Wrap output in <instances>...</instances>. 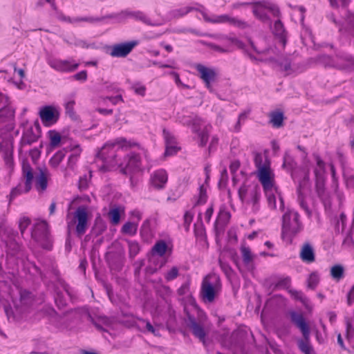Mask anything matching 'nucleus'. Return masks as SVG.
<instances>
[{
	"label": "nucleus",
	"mask_w": 354,
	"mask_h": 354,
	"mask_svg": "<svg viewBox=\"0 0 354 354\" xmlns=\"http://www.w3.org/2000/svg\"><path fill=\"white\" fill-rule=\"evenodd\" d=\"M304 225L300 220L299 214L294 210L288 209L282 216L281 236L283 239H292L300 233Z\"/></svg>",
	"instance_id": "f257e3e1"
},
{
	"label": "nucleus",
	"mask_w": 354,
	"mask_h": 354,
	"mask_svg": "<svg viewBox=\"0 0 354 354\" xmlns=\"http://www.w3.org/2000/svg\"><path fill=\"white\" fill-rule=\"evenodd\" d=\"M292 322L300 330L303 338L297 340L299 350L304 354H315L313 347L310 343V327L306 323L304 315L301 313L292 312L290 313Z\"/></svg>",
	"instance_id": "f03ea898"
},
{
	"label": "nucleus",
	"mask_w": 354,
	"mask_h": 354,
	"mask_svg": "<svg viewBox=\"0 0 354 354\" xmlns=\"http://www.w3.org/2000/svg\"><path fill=\"white\" fill-rule=\"evenodd\" d=\"M301 178L298 180L297 187V202L303 209L308 218L312 216V211L308 207L307 199L311 198V185L309 177L308 169L300 170Z\"/></svg>",
	"instance_id": "7ed1b4c3"
},
{
	"label": "nucleus",
	"mask_w": 354,
	"mask_h": 354,
	"mask_svg": "<svg viewBox=\"0 0 354 354\" xmlns=\"http://www.w3.org/2000/svg\"><path fill=\"white\" fill-rule=\"evenodd\" d=\"M127 142V140L123 138H117L113 142H108L98 151L97 157L101 159L107 167H113L118 164L115 147L117 145L121 147H125Z\"/></svg>",
	"instance_id": "20e7f679"
},
{
	"label": "nucleus",
	"mask_w": 354,
	"mask_h": 354,
	"mask_svg": "<svg viewBox=\"0 0 354 354\" xmlns=\"http://www.w3.org/2000/svg\"><path fill=\"white\" fill-rule=\"evenodd\" d=\"M89 218L90 214L88 207L86 205L79 206L73 214V219L67 223L68 231L72 226L75 225V233L77 236L81 237L86 233L88 227Z\"/></svg>",
	"instance_id": "39448f33"
},
{
	"label": "nucleus",
	"mask_w": 354,
	"mask_h": 354,
	"mask_svg": "<svg viewBox=\"0 0 354 354\" xmlns=\"http://www.w3.org/2000/svg\"><path fill=\"white\" fill-rule=\"evenodd\" d=\"M252 6L254 15L261 21H267L269 18L267 11L270 12L274 16H278L279 9L278 6L269 0H261L250 3Z\"/></svg>",
	"instance_id": "423d86ee"
},
{
	"label": "nucleus",
	"mask_w": 354,
	"mask_h": 354,
	"mask_svg": "<svg viewBox=\"0 0 354 354\" xmlns=\"http://www.w3.org/2000/svg\"><path fill=\"white\" fill-rule=\"evenodd\" d=\"M32 237L38 242L43 248L51 250L53 247L52 238L49 232V226L46 221L37 223L32 232Z\"/></svg>",
	"instance_id": "0eeeda50"
},
{
	"label": "nucleus",
	"mask_w": 354,
	"mask_h": 354,
	"mask_svg": "<svg viewBox=\"0 0 354 354\" xmlns=\"http://www.w3.org/2000/svg\"><path fill=\"white\" fill-rule=\"evenodd\" d=\"M325 66H330L338 69H345L349 66H354V57L348 55H337L335 59L326 55H321L317 59Z\"/></svg>",
	"instance_id": "6e6552de"
},
{
	"label": "nucleus",
	"mask_w": 354,
	"mask_h": 354,
	"mask_svg": "<svg viewBox=\"0 0 354 354\" xmlns=\"http://www.w3.org/2000/svg\"><path fill=\"white\" fill-rule=\"evenodd\" d=\"M186 324L193 335L202 342L205 348H207L209 344V342L206 339L207 332L203 324L201 322H198L194 316L189 314L187 315Z\"/></svg>",
	"instance_id": "1a4fd4ad"
},
{
	"label": "nucleus",
	"mask_w": 354,
	"mask_h": 354,
	"mask_svg": "<svg viewBox=\"0 0 354 354\" xmlns=\"http://www.w3.org/2000/svg\"><path fill=\"white\" fill-rule=\"evenodd\" d=\"M15 112L13 107L0 109V137L13 129Z\"/></svg>",
	"instance_id": "9d476101"
},
{
	"label": "nucleus",
	"mask_w": 354,
	"mask_h": 354,
	"mask_svg": "<svg viewBox=\"0 0 354 354\" xmlns=\"http://www.w3.org/2000/svg\"><path fill=\"white\" fill-rule=\"evenodd\" d=\"M140 157L136 153H130L124 158L122 162L119 164L120 172L123 174H128L133 171L140 169Z\"/></svg>",
	"instance_id": "9b49d317"
},
{
	"label": "nucleus",
	"mask_w": 354,
	"mask_h": 354,
	"mask_svg": "<svg viewBox=\"0 0 354 354\" xmlns=\"http://www.w3.org/2000/svg\"><path fill=\"white\" fill-rule=\"evenodd\" d=\"M47 63L53 69L62 73L73 72L79 66L78 63H72L69 60H62L52 57L47 59Z\"/></svg>",
	"instance_id": "f8f14e48"
},
{
	"label": "nucleus",
	"mask_w": 354,
	"mask_h": 354,
	"mask_svg": "<svg viewBox=\"0 0 354 354\" xmlns=\"http://www.w3.org/2000/svg\"><path fill=\"white\" fill-rule=\"evenodd\" d=\"M115 15H116L115 18H118L120 20H123L129 17H132L136 20L142 21V23L148 26H156L160 24L159 23L151 22L150 19L143 12L139 10L131 11L129 10H125L121 11L120 13Z\"/></svg>",
	"instance_id": "ddd939ff"
},
{
	"label": "nucleus",
	"mask_w": 354,
	"mask_h": 354,
	"mask_svg": "<svg viewBox=\"0 0 354 354\" xmlns=\"http://www.w3.org/2000/svg\"><path fill=\"white\" fill-rule=\"evenodd\" d=\"M137 44V41L114 44L111 46L110 55L113 57H125L132 51Z\"/></svg>",
	"instance_id": "4468645a"
},
{
	"label": "nucleus",
	"mask_w": 354,
	"mask_h": 354,
	"mask_svg": "<svg viewBox=\"0 0 354 354\" xmlns=\"http://www.w3.org/2000/svg\"><path fill=\"white\" fill-rule=\"evenodd\" d=\"M299 258L307 264L313 263L316 260L314 246L309 241H305L301 245L299 252Z\"/></svg>",
	"instance_id": "2eb2a0df"
},
{
	"label": "nucleus",
	"mask_w": 354,
	"mask_h": 354,
	"mask_svg": "<svg viewBox=\"0 0 354 354\" xmlns=\"http://www.w3.org/2000/svg\"><path fill=\"white\" fill-rule=\"evenodd\" d=\"M195 68L200 73V77L205 82L206 87L210 89L211 82H214L216 77L215 69L207 68L201 64H196Z\"/></svg>",
	"instance_id": "dca6fc26"
},
{
	"label": "nucleus",
	"mask_w": 354,
	"mask_h": 354,
	"mask_svg": "<svg viewBox=\"0 0 354 354\" xmlns=\"http://www.w3.org/2000/svg\"><path fill=\"white\" fill-rule=\"evenodd\" d=\"M168 180V175L165 169L153 171L150 177V185L156 189H162Z\"/></svg>",
	"instance_id": "f3484780"
},
{
	"label": "nucleus",
	"mask_w": 354,
	"mask_h": 354,
	"mask_svg": "<svg viewBox=\"0 0 354 354\" xmlns=\"http://www.w3.org/2000/svg\"><path fill=\"white\" fill-rule=\"evenodd\" d=\"M201 295L205 302L212 303L215 299L216 288L209 281L208 277H205L203 280Z\"/></svg>",
	"instance_id": "a211bd4d"
},
{
	"label": "nucleus",
	"mask_w": 354,
	"mask_h": 354,
	"mask_svg": "<svg viewBox=\"0 0 354 354\" xmlns=\"http://www.w3.org/2000/svg\"><path fill=\"white\" fill-rule=\"evenodd\" d=\"M39 117L44 124L48 125L57 121L59 113L53 107L46 106L40 110Z\"/></svg>",
	"instance_id": "6ab92c4d"
},
{
	"label": "nucleus",
	"mask_w": 354,
	"mask_h": 354,
	"mask_svg": "<svg viewBox=\"0 0 354 354\" xmlns=\"http://www.w3.org/2000/svg\"><path fill=\"white\" fill-rule=\"evenodd\" d=\"M39 137L40 135L34 131L32 127H30L26 129L22 134V137L19 142V149L21 150L26 146H30L37 142Z\"/></svg>",
	"instance_id": "aec40b11"
},
{
	"label": "nucleus",
	"mask_w": 354,
	"mask_h": 354,
	"mask_svg": "<svg viewBox=\"0 0 354 354\" xmlns=\"http://www.w3.org/2000/svg\"><path fill=\"white\" fill-rule=\"evenodd\" d=\"M259 180L262 184L265 192L271 191L273 187V181L270 176V167H261L259 170Z\"/></svg>",
	"instance_id": "412c9836"
},
{
	"label": "nucleus",
	"mask_w": 354,
	"mask_h": 354,
	"mask_svg": "<svg viewBox=\"0 0 354 354\" xmlns=\"http://www.w3.org/2000/svg\"><path fill=\"white\" fill-rule=\"evenodd\" d=\"M23 176L25 178L24 192H28L32 187V183L34 179L32 169L28 162H24L22 165Z\"/></svg>",
	"instance_id": "4be33fe9"
},
{
	"label": "nucleus",
	"mask_w": 354,
	"mask_h": 354,
	"mask_svg": "<svg viewBox=\"0 0 354 354\" xmlns=\"http://www.w3.org/2000/svg\"><path fill=\"white\" fill-rule=\"evenodd\" d=\"M136 324L141 331L151 333L155 336H160L159 330L156 329L149 320L138 318Z\"/></svg>",
	"instance_id": "5701e85b"
},
{
	"label": "nucleus",
	"mask_w": 354,
	"mask_h": 354,
	"mask_svg": "<svg viewBox=\"0 0 354 354\" xmlns=\"http://www.w3.org/2000/svg\"><path fill=\"white\" fill-rule=\"evenodd\" d=\"M313 156L316 162V167L314 169L315 180H324L326 172L325 162L317 153H313Z\"/></svg>",
	"instance_id": "b1692460"
},
{
	"label": "nucleus",
	"mask_w": 354,
	"mask_h": 354,
	"mask_svg": "<svg viewBox=\"0 0 354 354\" xmlns=\"http://www.w3.org/2000/svg\"><path fill=\"white\" fill-rule=\"evenodd\" d=\"M274 34L279 38V42L283 47L286 44V32L284 29L283 25L280 20L275 21L274 24Z\"/></svg>",
	"instance_id": "393cba45"
},
{
	"label": "nucleus",
	"mask_w": 354,
	"mask_h": 354,
	"mask_svg": "<svg viewBox=\"0 0 354 354\" xmlns=\"http://www.w3.org/2000/svg\"><path fill=\"white\" fill-rule=\"evenodd\" d=\"M47 186V171L46 169H39V174L36 177L35 187L38 191L44 192Z\"/></svg>",
	"instance_id": "a878e982"
},
{
	"label": "nucleus",
	"mask_w": 354,
	"mask_h": 354,
	"mask_svg": "<svg viewBox=\"0 0 354 354\" xmlns=\"http://www.w3.org/2000/svg\"><path fill=\"white\" fill-rule=\"evenodd\" d=\"M249 194L250 196V201L247 203H251L252 204V210L253 212H257L259 209V198H260V191L259 188L257 187H254L250 189L249 191Z\"/></svg>",
	"instance_id": "bb28decb"
},
{
	"label": "nucleus",
	"mask_w": 354,
	"mask_h": 354,
	"mask_svg": "<svg viewBox=\"0 0 354 354\" xmlns=\"http://www.w3.org/2000/svg\"><path fill=\"white\" fill-rule=\"evenodd\" d=\"M315 190L317 196L323 202L325 203L328 199V194L325 189V179L315 180Z\"/></svg>",
	"instance_id": "cd10ccee"
},
{
	"label": "nucleus",
	"mask_w": 354,
	"mask_h": 354,
	"mask_svg": "<svg viewBox=\"0 0 354 354\" xmlns=\"http://www.w3.org/2000/svg\"><path fill=\"white\" fill-rule=\"evenodd\" d=\"M116 17L115 15H107L105 16L100 17H77L73 19L74 22H80V21H85L91 24L97 23L103 21L106 19H113Z\"/></svg>",
	"instance_id": "c85d7f7f"
},
{
	"label": "nucleus",
	"mask_w": 354,
	"mask_h": 354,
	"mask_svg": "<svg viewBox=\"0 0 354 354\" xmlns=\"http://www.w3.org/2000/svg\"><path fill=\"white\" fill-rule=\"evenodd\" d=\"M270 122L274 127L279 128L283 126L284 115L281 111H274L270 115Z\"/></svg>",
	"instance_id": "c756f323"
},
{
	"label": "nucleus",
	"mask_w": 354,
	"mask_h": 354,
	"mask_svg": "<svg viewBox=\"0 0 354 354\" xmlns=\"http://www.w3.org/2000/svg\"><path fill=\"white\" fill-rule=\"evenodd\" d=\"M167 248L168 245L165 241L159 240L152 247L151 252L160 257H162L166 253Z\"/></svg>",
	"instance_id": "7c9ffc66"
},
{
	"label": "nucleus",
	"mask_w": 354,
	"mask_h": 354,
	"mask_svg": "<svg viewBox=\"0 0 354 354\" xmlns=\"http://www.w3.org/2000/svg\"><path fill=\"white\" fill-rule=\"evenodd\" d=\"M203 19L207 22H210L213 24H223V23H229L230 21L231 17L227 15H222L219 16H216L213 18L208 17L206 14H203Z\"/></svg>",
	"instance_id": "2f4dec72"
},
{
	"label": "nucleus",
	"mask_w": 354,
	"mask_h": 354,
	"mask_svg": "<svg viewBox=\"0 0 354 354\" xmlns=\"http://www.w3.org/2000/svg\"><path fill=\"white\" fill-rule=\"evenodd\" d=\"M243 261L244 264L248 265L251 262H252L254 259V255L252 254L250 249L248 247H246L245 245H241L240 248Z\"/></svg>",
	"instance_id": "473e14b6"
},
{
	"label": "nucleus",
	"mask_w": 354,
	"mask_h": 354,
	"mask_svg": "<svg viewBox=\"0 0 354 354\" xmlns=\"http://www.w3.org/2000/svg\"><path fill=\"white\" fill-rule=\"evenodd\" d=\"M66 155V151L64 149L57 151L50 158L49 163L53 167H57L59 163L62 162Z\"/></svg>",
	"instance_id": "72a5a7b5"
},
{
	"label": "nucleus",
	"mask_w": 354,
	"mask_h": 354,
	"mask_svg": "<svg viewBox=\"0 0 354 354\" xmlns=\"http://www.w3.org/2000/svg\"><path fill=\"white\" fill-rule=\"evenodd\" d=\"M138 225L132 222L125 223L122 227V232L130 235H133L136 233Z\"/></svg>",
	"instance_id": "f704fd0d"
},
{
	"label": "nucleus",
	"mask_w": 354,
	"mask_h": 354,
	"mask_svg": "<svg viewBox=\"0 0 354 354\" xmlns=\"http://www.w3.org/2000/svg\"><path fill=\"white\" fill-rule=\"evenodd\" d=\"M330 274L335 279L339 280L344 275V268L341 265H335L331 268Z\"/></svg>",
	"instance_id": "c9c22d12"
},
{
	"label": "nucleus",
	"mask_w": 354,
	"mask_h": 354,
	"mask_svg": "<svg viewBox=\"0 0 354 354\" xmlns=\"http://www.w3.org/2000/svg\"><path fill=\"white\" fill-rule=\"evenodd\" d=\"M50 138V144L52 147H56L59 145L61 141L60 134L55 131H48Z\"/></svg>",
	"instance_id": "e433bc0d"
},
{
	"label": "nucleus",
	"mask_w": 354,
	"mask_h": 354,
	"mask_svg": "<svg viewBox=\"0 0 354 354\" xmlns=\"http://www.w3.org/2000/svg\"><path fill=\"white\" fill-rule=\"evenodd\" d=\"M129 255L131 259H133L140 251L139 244L136 241H128Z\"/></svg>",
	"instance_id": "4c0bfd02"
},
{
	"label": "nucleus",
	"mask_w": 354,
	"mask_h": 354,
	"mask_svg": "<svg viewBox=\"0 0 354 354\" xmlns=\"http://www.w3.org/2000/svg\"><path fill=\"white\" fill-rule=\"evenodd\" d=\"M319 281V278L316 272H312L308 278V288L312 290L315 289Z\"/></svg>",
	"instance_id": "58836bf2"
},
{
	"label": "nucleus",
	"mask_w": 354,
	"mask_h": 354,
	"mask_svg": "<svg viewBox=\"0 0 354 354\" xmlns=\"http://www.w3.org/2000/svg\"><path fill=\"white\" fill-rule=\"evenodd\" d=\"M281 70L286 72V75H290L296 71V69L292 68L291 63L288 59H284L283 62L279 63Z\"/></svg>",
	"instance_id": "ea45409f"
},
{
	"label": "nucleus",
	"mask_w": 354,
	"mask_h": 354,
	"mask_svg": "<svg viewBox=\"0 0 354 354\" xmlns=\"http://www.w3.org/2000/svg\"><path fill=\"white\" fill-rule=\"evenodd\" d=\"M202 124H203V120L198 116H194L193 118V120H192V124L190 126V127H192V132L194 133H197V134L198 133L201 132L202 131H201V127Z\"/></svg>",
	"instance_id": "a19ab883"
},
{
	"label": "nucleus",
	"mask_w": 354,
	"mask_h": 354,
	"mask_svg": "<svg viewBox=\"0 0 354 354\" xmlns=\"http://www.w3.org/2000/svg\"><path fill=\"white\" fill-rule=\"evenodd\" d=\"M75 46L82 48H95L96 45L95 43H87L86 41L82 39H75L74 42L71 43Z\"/></svg>",
	"instance_id": "79ce46f5"
},
{
	"label": "nucleus",
	"mask_w": 354,
	"mask_h": 354,
	"mask_svg": "<svg viewBox=\"0 0 354 354\" xmlns=\"http://www.w3.org/2000/svg\"><path fill=\"white\" fill-rule=\"evenodd\" d=\"M194 10V8L193 7H189V6H187V7H184V8H179V9H176L172 11V15L174 17H183L185 15H187V13H189V12L192 11Z\"/></svg>",
	"instance_id": "37998d69"
},
{
	"label": "nucleus",
	"mask_w": 354,
	"mask_h": 354,
	"mask_svg": "<svg viewBox=\"0 0 354 354\" xmlns=\"http://www.w3.org/2000/svg\"><path fill=\"white\" fill-rule=\"evenodd\" d=\"M199 141V146L204 147L207 142L209 138V133L207 131V127H205V129L198 134Z\"/></svg>",
	"instance_id": "c03bdc74"
},
{
	"label": "nucleus",
	"mask_w": 354,
	"mask_h": 354,
	"mask_svg": "<svg viewBox=\"0 0 354 354\" xmlns=\"http://www.w3.org/2000/svg\"><path fill=\"white\" fill-rule=\"evenodd\" d=\"M207 198V191L204 185H202L199 187L198 198L196 202V205H201L206 203Z\"/></svg>",
	"instance_id": "a18cd8bd"
},
{
	"label": "nucleus",
	"mask_w": 354,
	"mask_h": 354,
	"mask_svg": "<svg viewBox=\"0 0 354 354\" xmlns=\"http://www.w3.org/2000/svg\"><path fill=\"white\" fill-rule=\"evenodd\" d=\"M230 24L233 25L241 29H245L249 27V25L246 21L241 20L236 17L230 18Z\"/></svg>",
	"instance_id": "49530a36"
},
{
	"label": "nucleus",
	"mask_w": 354,
	"mask_h": 354,
	"mask_svg": "<svg viewBox=\"0 0 354 354\" xmlns=\"http://www.w3.org/2000/svg\"><path fill=\"white\" fill-rule=\"evenodd\" d=\"M109 215L113 224H118L120 221V214L118 208H113L109 211Z\"/></svg>",
	"instance_id": "de8ad7c7"
},
{
	"label": "nucleus",
	"mask_w": 354,
	"mask_h": 354,
	"mask_svg": "<svg viewBox=\"0 0 354 354\" xmlns=\"http://www.w3.org/2000/svg\"><path fill=\"white\" fill-rule=\"evenodd\" d=\"M179 274L178 268L176 266H174L169 270L165 275V278L167 281L174 280L176 279Z\"/></svg>",
	"instance_id": "09e8293b"
},
{
	"label": "nucleus",
	"mask_w": 354,
	"mask_h": 354,
	"mask_svg": "<svg viewBox=\"0 0 354 354\" xmlns=\"http://www.w3.org/2000/svg\"><path fill=\"white\" fill-rule=\"evenodd\" d=\"M19 295L21 305H28L30 300V292L26 290H21L19 291Z\"/></svg>",
	"instance_id": "8fccbe9b"
},
{
	"label": "nucleus",
	"mask_w": 354,
	"mask_h": 354,
	"mask_svg": "<svg viewBox=\"0 0 354 354\" xmlns=\"http://www.w3.org/2000/svg\"><path fill=\"white\" fill-rule=\"evenodd\" d=\"M106 230L105 225L102 222H96L92 229L93 233L97 236L100 235Z\"/></svg>",
	"instance_id": "3c124183"
},
{
	"label": "nucleus",
	"mask_w": 354,
	"mask_h": 354,
	"mask_svg": "<svg viewBox=\"0 0 354 354\" xmlns=\"http://www.w3.org/2000/svg\"><path fill=\"white\" fill-rule=\"evenodd\" d=\"M254 165H255L256 167L257 168L258 171L261 170V167H269L268 165H266V164H263V157L260 153H254Z\"/></svg>",
	"instance_id": "603ef678"
},
{
	"label": "nucleus",
	"mask_w": 354,
	"mask_h": 354,
	"mask_svg": "<svg viewBox=\"0 0 354 354\" xmlns=\"http://www.w3.org/2000/svg\"><path fill=\"white\" fill-rule=\"evenodd\" d=\"M55 301L57 306L59 308H64L66 306V301L64 299L63 295L59 292H56L55 296Z\"/></svg>",
	"instance_id": "864d4df0"
},
{
	"label": "nucleus",
	"mask_w": 354,
	"mask_h": 354,
	"mask_svg": "<svg viewBox=\"0 0 354 354\" xmlns=\"http://www.w3.org/2000/svg\"><path fill=\"white\" fill-rule=\"evenodd\" d=\"M30 220L28 217H24L20 219L19 223V228L21 234H23L25 232L26 230L30 225Z\"/></svg>",
	"instance_id": "5fc2aeb1"
},
{
	"label": "nucleus",
	"mask_w": 354,
	"mask_h": 354,
	"mask_svg": "<svg viewBox=\"0 0 354 354\" xmlns=\"http://www.w3.org/2000/svg\"><path fill=\"white\" fill-rule=\"evenodd\" d=\"M267 196L268 205L272 209L276 208V197L271 191L265 192Z\"/></svg>",
	"instance_id": "6e6d98bb"
},
{
	"label": "nucleus",
	"mask_w": 354,
	"mask_h": 354,
	"mask_svg": "<svg viewBox=\"0 0 354 354\" xmlns=\"http://www.w3.org/2000/svg\"><path fill=\"white\" fill-rule=\"evenodd\" d=\"M163 134L165 140V146L170 145H176V140L174 136L165 129L163 130Z\"/></svg>",
	"instance_id": "4d7b16f0"
},
{
	"label": "nucleus",
	"mask_w": 354,
	"mask_h": 354,
	"mask_svg": "<svg viewBox=\"0 0 354 354\" xmlns=\"http://www.w3.org/2000/svg\"><path fill=\"white\" fill-rule=\"evenodd\" d=\"M179 149H180V148L176 146V144L166 145L165 156H173V155L176 154L178 151Z\"/></svg>",
	"instance_id": "13d9d810"
},
{
	"label": "nucleus",
	"mask_w": 354,
	"mask_h": 354,
	"mask_svg": "<svg viewBox=\"0 0 354 354\" xmlns=\"http://www.w3.org/2000/svg\"><path fill=\"white\" fill-rule=\"evenodd\" d=\"M74 104H75V101L73 100L67 102L65 104L66 113L71 118H73L75 116Z\"/></svg>",
	"instance_id": "bf43d9fd"
},
{
	"label": "nucleus",
	"mask_w": 354,
	"mask_h": 354,
	"mask_svg": "<svg viewBox=\"0 0 354 354\" xmlns=\"http://www.w3.org/2000/svg\"><path fill=\"white\" fill-rule=\"evenodd\" d=\"M329 1L332 7L337 8L341 6L346 8L349 5L351 0H329Z\"/></svg>",
	"instance_id": "052dcab7"
},
{
	"label": "nucleus",
	"mask_w": 354,
	"mask_h": 354,
	"mask_svg": "<svg viewBox=\"0 0 354 354\" xmlns=\"http://www.w3.org/2000/svg\"><path fill=\"white\" fill-rule=\"evenodd\" d=\"M206 45L210 49H212L216 52L220 53H227L230 52V50H228L227 48H223V47H221L218 45H216L215 44H213V43H207Z\"/></svg>",
	"instance_id": "680f3d73"
},
{
	"label": "nucleus",
	"mask_w": 354,
	"mask_h": 354,
	"mask_svg": "<svg viewBox=\"0 0 354 354\" xmlns=\"http://www.w3.org/2000/svg\"><path fill=\"white\" fill-rule=\"evenodd\" d=\"M132 88L133 89L134 92L138 95H140L141 96H144L145 95L146 87L140 83L134 84L132 86Z\"/></svg>",
	"instance_id": "e2e57ef3"
},
{
	"label": "nucleus",
	"mask_w": 354,
	"mask_h": 354,
	"mask_svg": "<svg viewBox=\"0 0 354 354\" xmlns=\"http://www.w3.org/2000/svg\"><path fill=\"white\" fill-rule=\"evenodd\" d=\"M283 159L284 160L283 163V167L287 168L288 169H292L295 165V163L291 157L288 154H286L284 156Z\"/></svg>",
	"instance_id": "0e129e2a"
},
{
	"label": "nucleus",
	"mask_w": 354,
	"mask_h": 354,
	"mask_svg": "<svg viewBox=\"0 0 354 354\" xmlns=\"http://www.w3.org/2000/svg\"><path fill=\"white\" fill-rule=\"evenodd\" d=\"M29 155L33 162H36L41 155V151L38 148H33L30 150Z\"/></svg>",
	"instance_id": "69168bd1"
},
{
	"label": "nucleus",
	"mask_w": 354,
	"mask_h": 354,
	"mask_svg": "<svg viewBox=\"0 0 354 354\" xmlns=\"http://www.w3.org/2000/svg\"><path fill=\"white\" fill-rule=\"evenodd\" d=\"M248 189L245 185H243L240 187L238 191L239 197L240 200L243 202L248 194Z\"/></svg>",
	"instance_id": "338daca9"
},
{
	"label": "nucleus",
	"mask_w": 354,
	"mask_h": 354,
	"mask_svg": "<svg viewBox=\"0 0 354 354\" xmlns=\"http://www.w3.org/2000/svg\"><path fill=\"white\" fill-rule=\"evenodd\" d=\"M346 302L348 306H351L354 303V285L347 293Z\"/></svg>",
	"instance_id": "774afa93"
}]
</instances>
